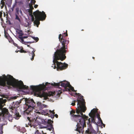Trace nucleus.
<instances>
[{
    "mask_svg": "<svg viewBox=\"0 0 134 134\" xmlns=\"http://www.w3.org/2000/svg\"><path fill=\"white\" fill-rule=\"evenodd\" d=\"M29 1H30V0H27Z\"/></svg>",
    "mask_w": 134,
    "mask_h": 134,
    "instance_id": "de8ad7c7",
    "label": "nucleus"
},
{
    "mask_svg": "<svg viewBox=\"0 0 134 134\" xmlns=\"http://www.w3.org/2000/svg\"><path fill=\"white\" fill-rule=\"evenodd\" d=\"M92 58H93V59H94V57H92Z\"/></svg>",
    "mask_w": 134,
    "mask_h": 134,
    "instance_id": "37998d69",
    "label": "nucleus"
},
{
    "mask_svg": "<svg viewBox=\"0 0 134 134\" xmlns=\"http://www.w3.org/2000/svg\"><path fill=\"white\" fill-rule=\"evenodd\" d=\"M23 49V48H22V49H21L20 50H19V52H21V53H29L30 52L29 51H25Z\"/></svg>",
    "mask_w": 134,
    "mask_h": 134,
    "instance_id": "4be33fe9",
    "label": "nucleus"
},
{
    "mask_svg": "<svg viewBox=\"0 0 134 134\" xmlns=\"http://www.w3.org/2000/svg\"><path fill=\"white\" fill-rule=\"evenodd\" d=\"M27 46L29 48H31V47L29 45H27Z\"/></svg>",
    "mask_w": 134,
    "mask_h": 134,
    "instance_id": "ea45409f",
    "label": "nucleus"
},
{
    "mask_svg": "<svg viewBox=\"0 0 134 134\" xmlns=\"http://www.w3.org/2000/svg\"><path fill=\"white\" fill-rule=\"evenodd\" d=\"M29 12L30 13L32 14V10L30 9V10H29Z\"/></svg>",
    "mask_w": 134,
    "mask_h": 134,
    "instance_id": "c9c22d12",
    "label": "nucleus"
},
{
    "mask_svg": "<svg viewBox=\"0 0 134 134\" xmlns=\"http://www.w3.org/2000/svg\"><path fill=\"white\" fill-rule=\"evenodd\" d=\"M77 104V107L76 109V113L78 115L72 114V116L74 120L77 122V128L75 130L79 133L83 134L84 128L86 127V121L87 120L88 117L83 115L82 112H85L86 110V108L85 103L81 101H79Z\"/></svg>",
    "mask_w": 134,
    "mask_h": 134,
    "instance_id": "f03ea898",
    "label": "nucleus"
},
{
    "mask_svg": "<svg viewBox=\"0 0 134 134\" xmlns=\"http://www.w3.org/2000/svg\"><path fill=\"white\" fill-rule=\"evenodd\" d=\"M0 85L4 87L12 86L20 90L29 88L28 86L24 85L22 81H18L10 75H8L7 76L3 75V77H0Z\"/></svg>",
    "mask_w": 134,
    "mask_h": 134,
    "instance_id": "7ed1b4c3",
    "label": "nucleus"
},
{
    "mask_svg": "<svg viewBox=\"0 0 134 134\" xmlns=\"http://www.w3.org/2000/svg\"><path fill=\"white\" fill-rule=\"evenodd\" d=\"M32 38L34 40L36 41V42H37L39 40V38L38 37H35L34 36H32Z\"/></svg>",
    "mask_w": 134,
    "mask_h": 134,
    "instance_id": "5701e85b",
    "label": "nucleus"
},
{
    "mask_svg": "<svg viewBox=\"0 0 134 134\" xmlns=\"http://www.w3.org/2000/svg\"><path fill=\"white\" fill-rule=\"evenodd\" d=\"M35 2H36V1L35 0H31V3H30V4H32V5H33V4H35Z\"/></svg>",
    "mask_w": 134,
    "mask_h": 134,
    "instance_id": "bb28decb",
    "label": "nucleus"
},
{
    "mask_svg": "<svg viewBox=\"0 0 134 134\" xmlns=\"http://www.w3.org/2000/svg\"><path fill=\"white\" fill-rule=\"evenodd\" d=\"M31 20H32V21H34L35 20V18H34V15H32V14H31Z\"/></svg>",
    "mask_w": 134,
    "mask_h": 134,
    "instance_id": "c85d7f7f",
    "label": "nucleus"
},
{
    "mask_svg": "<svg viewBox=\"0 0 134 134\" xmlns=\"http://www.w3.org/2000/svg\"><path fill=\"white\" fill-rule=\"evenodd\" d=\"M36 104L37 106H35V108L38 110H41L44 108H46L47 107L46 105L42 104L41 102H37Z\"/></svg>",
    "mask_w": 134,
    "mask_h": 134,
    "instance_id": "ddd939ff",
    "label": "nucleus"
},
{
    "mask_svg": "<svg viewBox=\"0 0 134 134\" xmlns=\"http://www.w3.org/2000/svg\"><path fill=\"white\" fill-rule=\"evenodd\" d=\"M91 122L90 121V118L88 119V122H87L88 128L85 132V134H96L95 133V131L93 129L91 124Z\"/></svg>",
    "mask_w": 134,
    "mask_h": 134,
    "instance_id": "9d476101",
    "label": "nucleus"
},
{
    "mask_svg": "<svg viewBox=\"0 0 134 134\" xmlns=\"http://www.w3.org/2000/svg\"><path fill=\"white\" fill-rule=\"evenodd\" d=\"M22 15V12L21 10L19 8H16L15 13V19L17 20L20 23L21 21L19 17H21Z\"/></svg>",
    "mask_w": 134,
    "mask_h": 134,
    "instance_id": "f8f14e48",
    "label": "nucleus"
},
{
    "mask_svg": "<svg viewBox=\"0 0 134 134\" xmlns=\"http://www.w3.org/2000/svg\"><path fill=\"white\" fill-rule=\"evenodd\" d=\"M17 47L19 49L20 48V47H19L18 46Z\"/></svg>",
    "mask_w": 134,
    "mask_h": 134,
    "instance_id": "a19ab883",
    "label": "nucleus"
},
{
    "mask_svg": "<svg viewBox=\"0 0 134 134\" xmlns=\"http://www.w3.org/2000/svg\"><path fill=\"white\" fill-rule=\"evenodd\" d=\"M27 120L29 121L28 125L31 127H33L34 128L39 124V123L36 119L35 118H33L31 117H27Z\"/></svg>",
    "mask_w": 134,
    "mask_h": 134,
    "instance_id": "1a4fd4ad",
    "label": "nucleus"
},
{
    "mask_svg": "<svg viewBox=\"0 0 134 134\" xmlns=\"http://www.w3.org/2000/svg\"><path fill=\"white\" fill-rule=\"evenodd\" d=\"M83 30H84L83 29H82L81 30V31H83Z\"/></svg>",
    "mask_w": 134,
    "mask_h": 134,
    "instance_id": "a18cd8bd",
    "label": "nucleus"
},
{
    "mask_svg": "<svg viewBox=\"0 0 134 134\" xmlns=\"http://www.w3.org/2000/svg\"><path fill=\"white\" fill-rule=\"evenodd\" d=\"M19 38L21 40V42L22 43L25 44H26V43L31 44L34 42H24L23 40V38L22 37H19Z\"/></svg>",
    "mask_w": 134,
    "mask_h": 134,
    "instance_id": "f3484780",
    "label": "nucleus"
},
{
    "mask_svg": "<svg viewBox=\"0 0 134 134\" xmlns=\"http://www.w3.org/2000/svg\"><path fill=\"white\" fill-rule=\"evenodd\" d=\"M50 83H48V82H46L45 83V86H47L48 85V84H50Z\"/></svg>",
    "mask_w": 134,
    "mask_h": 134,
    "instance_id": "72a5a7b5",
    "label": "nucleus"
},
{
    "mask_svg": "<svg viewBox=\"0 0 134 134\" xmlns=\"http://www.w3.org/2000/svg\"><path fill=\"white\" fill-rule=\"evenodd\" d=\"M75 112L74 110H72L70 112V114L71 116H72V114H75Z\"/></svg>",
    "mask_w": 134,
    "mask_h": 134,
    "instance_id": "cd10ccee",
    "label": "nucleus"
},
{
    "mask_svg": "<svg viewBox=\"0 0 134 134\" xmlns=\"http://www.w3.org/2000/svg\"><path fill=\"white\" fill-rule=\"evenodd\" d=\"M4 36L8 40L11 37L9 35V34L7 32H5Z\"/></svg>",
    "mask_w": 134,
    "mask_h": 134,
    "instance_id": "6ab92c4d",
    "label": "nucleus"
},
{
    "mask_svg": "<svg viewBox=\"0 0 134 134\" xmlns=\"http://www.w3.org/2000/svg\"><path fill=\"white\" fill-rule=\"evenodd\" d=\"M7 101L5 99H3V98H0V109L1 110L3 113L8 114L9 113L8 110L6 108H3V107L5 105V103Z\"/></svg>",
    "mask_w": 134,
    "mask_h": 134,
    "instance_id": "9b49d317",
    "label": "nucleus"
},
{
    "mask_svg": "<svg viewBox=\"0 0 134 134\" xmlns=\"http://www.w3.org/2000/svg\"><path fill=\"white\" fill-rule=\"evenodd\" d=\"M35 134H41V133H39V131L38 130H37V131H36Z\"/></svg>",
    "mask_w": 134,
    "mask_h": 134,
    "instance_id": "c756f323",
    "label": "nucleus"
},
{
    "mask_svg": "<svg viewBox=\"0 0 134 134\" xmlns=\"http://www.w3.org/2000/svg\"><path fill=\"white\" fill-rule=\"evenodd\" d=\"M38 5H37V4H36L35 5H34V7L35 8H37V7H38Z\"/></svg>",
    "mask_w": 134,
    "mask_h": 134,
    "instance_id": "4c0bfd02",
    "label": "nucleus"
},
{
    "mask_svg": "<svg viewBox=\"0 0 134 134\" xmlns=\"http://www.w3.org/2000/svg\"><path fill=\"white\" fill-rule=\"evenodd\" d=\"M51 85L57 88L59 87V86L60 85L61 86L64 88L65 90H64V91H70V90H71L72 91L75 92L74 87L71 86L70 83L66 81L58 83L55 82H54L53 83H52Z\"/></svg>",
    "mask_w": 134,
    "mask_h": 134,
    "instance_id": "0eeeda50",
    "label": "nucleus"
},
{
    "mask_svg": "<svg viewBox=\"0 0 134 134\" xmlns=\"http://www.w3.org/2000/svg\"><path fill=\"white\" fill-rule=\"evenodd\" d=\"M49 112H50L49 114L48 113H47L46 114L47 115H48L49 117H51L52 118H54V116L57 118H58V115L56 114L54 115L55 113L54 110L51 111V110H49Z\"/></svg>",
    "mask_w": 134,
    "mask_h": 134,
    "instance_id": "2eb2a0df",
    "label": "nucleus"
},
{
    "mask_svg": "<svg viewBox=\"0 0 134 134\" xmlns=\"http://www.w3.org/2000/svg\"><path fill=\"white\" fill-rule=\"evenodd\" d=\"M30 89L33 92L36 93L39 92L41 89V88L39 86H31Z\"/></svg>",
    "mask_w": 134,
    "mask_h": 134,
    "instance_id": "4468645a",
    "label": "nucleus"
},
{
    "mask_svg": "<svg viewBox=\"0 0 134 134\" xmlns=\"http://www.w3.org/2000/svg\"><path fill=\"white\" fill-rule=\"evenodd\" d=\"M18 51H17V50L15 51V52L16 53H17Z\"/></svg>",
    "mask_w": 134,
    "mask_h": 134,
    "instance_id": "79ce46f5",
    "label": "nucleus"
},
{
    "mask_svg": "<svg viewBox=\"0 0 134 134\" xmlns=\"http://www.w3.org/2000/svg\"><path fill=\"white\" fill-rule=\"evenodd\" d=\"M2 12H0V18H1L2 16Z\"/></svg>",
    "mask_w": 134,
    "mask_h": 134,
    "instance_id": "e433bc0d",
    "label": "nucleus"
},
{
    "mask_svg": "<svg viewBox=\"0 0 134 134\" xmlns=\"http://www.w3.org/2000/svg\"><path fill=\"white\" fill-rule=\"evenodd\" d=\"M53 134H55V133H53Z\"/></svg>",
    "mask_w": 134,
    "mask_h": 134,
    "instance_id": "49530a36",
    "label": "nucleus"
},
{
    "mask_svg": "<svg viewBox=\"0 0 134 134\" xmlns=\"http://www.w3.org/2000/svg\"><path fill=\"white\" fill-rule=\"evenodd\" d=\"M25 104L26 105V109L24 111L23 114L24 115H32L33 113L34 115L37 113L40 114V112L37 111L35 112V108L36 104L32 99H27L25 100Z\"/></svg>",
    "mask_w": 134,
    "mask_h": 134,
    "instance_id": "20e7f679",
    "label": "nucleus"
},
{
    "mask_svg": "<svg viewBox=\"0 0 134 134\" xmlns=\"http://www.w3.org/2000/svg\"><path fill=\"white\" fill-rule=\"evenodd\" d=\"M10 117H9V121H10V120H9V119H10Z\"/></svg>",
    "mask_w": 134,
    "mask_h": 134,
    "instance_id": "c03bdc74",
    "label": "nucleus"
},
{
    "mask_svg": "<svg viewBox=\"0 0 134 134\" xmlns=\"http://www.w3.org/2000/svg\"><path fill=\"white\" fill-rule=\"evenodd\" d=\"M22 37L23 38H27L28 37L27 36H24L23 37Z\"/></svg>",
    "mask_w": 134,
    "mask_h": 134,
    "instance_id": "58836bf2",
    "label": "nucleus"
},
{
    "mask_svg": "<svg viewBox=\"0 0 134 134\" xmlns=\"http://www.w3.org/2000/svg\"><path fill=\"white\" fill-rule=\"evenodd\" d=\"M67 31L64 33L62 35L60 34L59 36V41L62 43V47L59 49L57 50L53 56V62L54 65V68H57V70H62L67 68L68 65L65 63L63 64L61 62H59L58 60H60L62 61L66 58L65 53L67 52V45L69 44V41L66 40L65 37L68 36Z\"/></svg>",
    "mask_w": 134,
    "mask_h": 134,
    "instance_id": "f257e3e1",
    "label": "nucleus"
},
{
    "mask_svg": "<svg viewBox=\"0 0 134 134\" xmlns=\"http://www.w3.org/2000/svg\"><path fill=\"white\" fill-rule=\"evenodd\" d=\"M29 6L30 10H32L34 9V8L32 6V4H29Z\"/></svg>",
    "mask_w": 134,
    "mask_h": 134,
    "instance_id": "393cba45",
    "label": "nucleus"
},
{
    "mask_svg": "<svg viewBox=\"0 0 134 134\" xmlns=\"http://www.w3.org/2000/svg\"><path fill=\"white\" fill-rule=\"evenodd\" d=\"M89 116L91 118V122L95 124H97V122H96L95 120L96 118H98L99 121L100 122V126L102 128V126L105 127V125L103 123V121L101 120L100 115L97 112L95 109H93L92 110L91 112L89 114Z\"/></svg>",
    "mask_w": 134,
    "mask_h": 134,
    "instance_id": "423d86ee",
    "label": "nucleus"
},
{
    "mask_svg": "<svg viewBox=\"0 0 134 134\" xmlns=\"http://www.w3.org/2000/svg\"><path fill=\"white\" fill-rule=\"evenodd\" d=\"M13 44L15 47H17L18 46V44H16V43H15L14 42L13 43Z\"/></svg>",
    "mask_w": 134,
    "mask_h": 134,
    "instance_id": "2f4dec72",
    "label": "nucleus"
},
{
    "mask_svg": "<svg viewBox=\"0 0 134 134\" xmlns=\"http://www.w3.org/2000/svg\"><path fill=\"white\" fill-rule=\"evenodd\" d=\"M20 102L18 101L13 102L12 106L9 107L11 111L13 114L12 115L14 116V117L16 119H18L21 116L17 110V108L20 106Z\"/></svg>",
    "mask_w": 134,
    "mask_h": 134,
    "instance_id": "6e6552de",
    "label": "nucleus"
},
{
    "mask_svg": "<svg viewBox=\"0 0 134 134\" xmlns=\"http://www.w3.org/2000/svg\"><path fill=\"white\" fill-rule=\"evenodd\" d=\"M3 125H2L0 127V130H2V129L3 128Z\"/></svg>",
    "mask_w": 134,
    "mask_h": 134,
    "instance_id": "473e14b6",
    "label": "nucleus"
},
{
    "mask_svg": "<svg viewBox=\"0 0 134 134\" xmlns=\"http://www.w3.org/2000/svg\"><path fill=\"white\" fill-rule=\"evenodd\" d=\"M6 0H2L1 1V4H2V6L4 7V6L5 5V2L4 1H5Z\"/></svg>",
    "mask_w": 134,
    "mask_h": 134,
    "instance_id": "a878e982",
    "label": "nucleus"
},
{
    "mask_svg": "<svg viewBox=\"0 0 134 134\" xmlns=\"http://www.w3.org/2000/svg\"><path fill=\"white\" fill-rule=\"evenodd\" d=\"M81 98H82L81 100H80L79 99H77L76 100H75L74 101V102H72L71 103V105H72V106H74L75 104V103L77 101L78 103L79 102V101H82L83 103H85V100L83 98V97L82 96H81ZM78 103H77L78 104Z\"/></svg>",
    "mask_w": 134,
    "mask_h": 134,
    "instance_id": "dca6fc26",
    "label": "nucleus"
},
{
    "mask_svg": "<svg viewBox=\"0 0 134 134\" xmlns=\"http://www.w3.org/2000/svg\"><path fill=\"white\" fill-rule=\"evenodd\" d=\"M53 121L50 119L48 120V125H53L52 123H53Z\"/></svg>",
    "mask_w": 134,
    "mask_h": 134,
    "instance_id": "412c9836",
    "label": "nucleus"
},
{
    "mask_svg": "<svg viewBox=\"0 0 134 134\" xmlns=\"http://www.w3.org/2000/svg\"><path fill=\"white\" fill-rule=\"evenodd\" d=\"M47 129L51 131L52 130V129H53V130H54V128L53 126V125H48V126L47 128Z\"/></svg>",
    "mask_w": 134,
    "mask_h": 134,
    "instance_id": "aec40b11",
    "label": "nucleus"
},
{
    "mask_svg": "<svg viewBox=\"0 0 134 134\" xmlns=\"http://www.w3.org/2000/svg\"><path fill=\"white\" fill-rule=\"evenodd\" d=\"M23 35V34L22 33H19V37H22V36Z\"/></svg>",
    "mask_w": 134,
    "mask_h": 134,
    "instance_id": "f704fd0d",
    "label": "nucleus"
},
{
    "mask_svg": "<svg viewBox=\"0 0 134 134\" xmlns=\"http://www.w3.org/2000/svg\"><path fill=\"white\" fill-rule=\"evenodd\" d=\"M33 49V50L32 52V58L31 59V60H33L34 59V57L35 56V55L34 53V52H35V50L34 49Z\"/></svg>",
    "mask_w": 134,
    "mask_h": 134,
    "instance_id": "a211bd4d",
    "label": "nucleus"
},
{
    "mask_svg": "<svg viewBox=\"0 0 134 134\" xmlns=\"http://www.w3.org/2000/svg\"><path fill=\"white\" fill-rule=\"evenodd\" d=\"M8 40L9 42L12 43H13L14 42V41L12 39L11 37Z\"/></svg>",
    "mask_w": 134,
    "mask_h": 134,
    "instance_id": "b1692460",
    "label": "nucleus"
},
{
    "mask_svg": "<svg viewBox=\"0 0 134 134\" xmlns=\"http://www.w3.org/2000/svg\"><path fill=\"white\" fill-rule=\"evenodd\" d=\"M30 53V54H31V53Z\"/></svg>",
    "mask_w": 134,
    "mask_h": 134,
    "instance_id": "8fccbe9b",
    "label": "nucleus"
},
{
    "mask_svg": "<svg viewBox=\"0 0 134 134\" xmlns=\"http://www.w3.org/2000/svg\"><path fill=\"white\" fill-rule=\"evenodd\" d=\"M11 120H12V121H12V119H11Z\"/></svg>",
    "mask_w": 134,
    "mask_h": 134,
    "instance_id": "09e8293b",
    "label": "nucleus"
},
{
    "mask_svg": "<svg viewBox=\"0 0 134 134\" xmlns=\"http://www.w3.org/2000/svg\"><path fill=\"white\" fill-rule=\"evenodd\" d=\"M75 94L76 95L78 96H80L81 95V94L79 93H75Z\"/></svg>",
    "mask_w": 134,
    "mask_h": 134,
    "instance_id": "7c9ffc66",
    "label": "nucleus"
},
{
    "mask_svg": "<svg viewBox=\"0 0 134 134\" xmlns=\"http://www.w3.org/2000/svg\"><path fill=\"white\" fill-rule=\"evenodd\" d=\"M33 14L36 19L34 22V25H36L37 27H38V25L40 24V21L45 20L46 17V14L44 11L41 12L38 10L34 12Z\"/></svg>",
    "mask_w": 134,
    "mask_h": 134,
    "instance_id": "39448f33",
    "label": "nucleus"
}]
</instances>
